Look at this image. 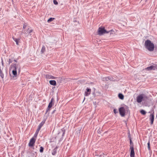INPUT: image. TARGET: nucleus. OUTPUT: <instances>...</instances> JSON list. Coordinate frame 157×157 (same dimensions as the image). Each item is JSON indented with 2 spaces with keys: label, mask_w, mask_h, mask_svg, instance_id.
Returning a JSON list of instances; mask_svg holds the SVG:
<instances>
[{
  "label": "nucleus",
  "mask_w": 157,
  "mask_h": 157,
  "mask_svg": "<svg viewBox=\"0 0 157 157\" xmlns=\"http://www.w3.org/2000/svg\"><path fill=\"white\" fill-rule=\"evenodd\" d=\"M10 71H12L15 77L17 76V72L20 73L21 71V66L19 63H12L10 66Z\"/></svg>",
  "instance_id": "1"
},
{
  "label": "nucleus",
  "mask_w": 157,
  "mask_h": 157,
  "mask_svg": "<svg viewBox=\"0 0 157 157\" xmlns=\"http://www.w3.org/2000/svg\"><path fill=\"white\" fill-rule=\"evenodd\" d=\"M144 46L149 51H153L154 49V45L150 40H147L145 41Z\"/></svg>",
  "instance_id": "2"
},
{
  "label": "nucleus",
  "mask_w": 157,
  "mask_h": 157,
  "mask_svg": "<svg viewBox=\"0 0 157 157\" xmlns=\"http://www.w3.org/2000/svg\"><path fill=\"white\" fill-rule=\"evenodd\" d=\"M110 31H107L105 29L104 27H100L99 28L98 30V34L100 35H102L104 33H108Z\"/></svg>",
  "instance_id": "3"
},
{
  "label": "nucleus",
  "mask_w": 157,
  "mask_h": 157,
  "mask_svg": "<svg viewBox=\"0 0 157 157\" xmlns=\"http://www.w3.org/2000/svg\"><path fill=\"white\" fill-rule=\"evenodd\" d=\"M128 109L127 106L125 107H121L119 109V112L120 114L122 117H124L125 116V113L126 111H128Z\"/></svg>",
  "instance_id": "4"
},
{
  "label": "nucleus",
  "mask_w": 157,
  "mask_h": 157,
  "mask_svg": "<svg viewBox=\"0 0 157 157\" xmlns=\"http://www.w3.org/2000/svg\"><path fill=\"white\" fill-rule=\"evenodd\" d=\"M33 30L31 28H28L23 31V33L25 35V36H27L29 35H31V33L33 32Z\"/></svg>",
  "instance_id": "5"
},
{
  "label": "nucleus",
  "mask_w": 157,
  "mask_h": 157,
  "mask_svg": "<svg viewBox=\"0 0 157 157\" xmlns=\"http://www.w3.org/2000/svg\"><path fill=\"white\" fill-rule=\"evenodd\" d=\"M36 141V139L34 137H32L30 140L29 142V147L33 146L35 143Z\"/></svg>",
  "instance_id": "6"
},
{
  "label": "nucleus",
  "mask_w": 157,
  "mask_h": 157,
  "mask_svg": "<svg viewBox=\"0 0 157 157\" xmlns=\"http://www.w3.org/2000/svg\"><path fill=\"white\" fill-rule=\"evenodd\" d=\"M54 101V99L53 98H52L49 104L48 107L47 108V109L46 113L47 112H48V111L50 110V109L52 107V106L53 105L52 102Z\"/></svg>",
  "instance_id": "7"
},
{
  "label": "nucleus",
  "mask_w": 157,
  "mask_h": 157,
  "mask_svg": "<svg viewBox=\"0 0 157 157\" xmlns=\"http://www.w3.org/2000/svg\"><path fill=\"white\" fill-rule=\"evenodd\" d=\"M6 71L5 69H3V68L1 69L0 67V76L2 79L4 78V74L6 73Z\"/></svg>",
  "instance_id": "8"
},
{
  "label": "nucleus",
  "mask_w": 157,
  "mask_h": 157,
  "mask_svg": "<svg viewBox=\"0 0 157 157\" xmlns=\"http://www.w3.org/2000/svg\"><path fill=\"white\" fill-rule=\"evenodd\" d=\"M91 92V89L88 88H87L86 89V91L85 93V96H88L90 94Z\"/></svg>",
  "instance_id": "9"
},
{
  "label": "nucleus",
  "mask_w": 157,
  "mask_h": 157,
  "mask_svg": "<svg viewBox=\"0 0 157 157\" xmlns=\"http://www.w3.org/2000/svg\"><path fill=\"white\" fill-rule=\"evenodd\" d=\"M142 96V94H141L137 97L136 101L138 103L141 102L143 100Z\"/></svg>",
  "instance_id": "10"
},
{
  "label": "nucleus",
  "mask_w": 157,
  "mask_h": 157,
  "mask_svg": "<svg viewBox=\"0 0 157 157\" xmlns=\"http://www.w3.org/2000/svg\"><path fill=\"white\" fill-rule=\"evenodd\" d=\"M150 119L151 121V124H153V122L154 121V112L152 114H151L150 116Z\"/></svg>",
  "instance_id": "11"
},
{
  "label": "nucleus",
  "mask_w": 157,
  "mask_h": 157,
  "mask_svg": "<svg viewBox=\"0 0 157 157\" xmlns=\"http://www.w3.org/2000/svg\"><path fill=\"white\" fill-rule=\"evenodd\" d=\"M130 149H131L130 156H135L134 149L132 146L130 147Z\"/></svg>",
  "instance_id": "12"
},
{
  "label": "nucleus",
  "mask_w": 157,
  "mask_h": 157,
  "mask_svg": "<svg viewBox=\"0 0 157 157\" xmlns=\"http://www.w3.org/2000/svg\"><path fill=\"white\" fill-rule=\"evenodd\" d=\"M156 68L154 66H151L150 67H148L145 68L146 70H155Z\"/></svg>",
  "instance_id": "13"
},
{
  "label": "nucleus",
  "mask_w": 157,
  "mask_h": 157,
  "mask_svg": "<svg viewBox=\"0 0 157 157\" xmlns=\"http://www.w3.org/2000/svg\"><path fill=\"white\" fill-rule=\"evenodd\" d=\"M50 84L52 85L56 86V82L55 80H52L49 81Z\"/></svg>",
  "instance_id": "14"
},
{
  "label": "nucleus",
  "mask_w": 157,
  "mask_h": 157,
  "mask_svg": "<svg viewBox=\"0 0 157 157\" xmlns=\"http://www.w3.org/2000/svg\"><path fill=\"white\" fill-rule=\"evenodd\" d=\"M13 40L16 42V44L17 45H19V43L20 41V39H17L16 38H15L13 37Z\"/></svg>",
  "instance_id": "15"
},
{
  "label": "nucleus",
  "mask_w": 157,
  "mask_h": 157,
  "mask_svg": "<svg viewBox=\"0 0 157 157\" xmlns=\"http://www.w3.org/2000/svg\"><path fill=\"white\" fill-rule=\"evenodd\" d=\"M45 123L44 121H42L39 125L38 129H39L40 130L41 128V127L43 126V125H44V124Z\"/></svg>",
  "instance_id": "16"
},
{
  "label": "nucleus",
  "mask_w": 157,
  "mask_h": 157,
  "mask_svg": "<svg viewBox=\"0 0 157 157\" xmlns=\"http://www.w3.org/2000/svg\"><path fill=\"white\" fill-rule=\"evenodd\" d=\"M57 147H55L52 151V154L53 155H55L56 153V151H57Z\"/></svg>",
  "instance_id": "17"
},
{
  "label": "nucleus",
  "mask_w": 157,
  "mask_h": 157,
  "mask_svg": "<svg viewBox=\"0 0 157 157\" xmlns=\"http://www.w3.org/2000/svg\"><path fill=\"white\" fill-rule=\"evenodd\" d=\"M142 95H143V101H146L148 99L147 97L144 94H142Z\"/></svg>",
  "instance_id": "18"
},
{
  "label": "nucleus",
  "mask_w": 157,
  "mask_h": 157,
  "mask_svg": "<svg viewBox=\"0 0 157 157\" xmlns=\"http://www.w3.org/2000/svg\"><path fill=\"white\" fill-rule=\"evenodd\" d=\"M118 96L119 98L121 100H123L124 98V96L122 94L119 93Z\"/></svg>",
  "instance_id": "19"
},
{
  "label": "nucleus",
  "mask_w": 157,
  "mask_h": 157,
  "mask_svg": "<svg viewBox=\"0 0 157 157\" xmlns=\"http://www.w3.org/2000/svg\"><path fill=\"white\" fill-rule=\"evenodd\" d=\"M45 51V46H43L41 48V53L43 54V53Z\"/></svg>",
  "instance_id": "20"
},
{
  "label": "nucleus",
  "mask_w": 157,
  "mask_h": 157,
  "mask_svg": "<svg viewBox=\"0 0 157 157\" xmlns=\"http://www.w3.org/2000/svg\"><path fill=\"white\" fill-rule=\"evenodd\" d=\"M40 130L39 129L37 128V129L36 130V133L35 134L33 137H34V138H36Z\"/></svg>",
  "instance_id": "21"
},
{
  "label": "nucleus",
  "mask_w": 157,
  "mask_h": 157,
  "mask_svg": "<svg viewBox=\"0 0 157 157\" xmlns=\"http://www.w3.org/2000/svg\"><path fill=\"white\" fill-rule=\"evenodd\" d=\"M32 154L33 155H32V157H36L37 155V153L36 152H32Z\"/></svg>",
  "instance_id": "22"
},
{
  "label": "nucleus",
  "mask_w": 157,
  "mask_h": 157,
  "mask_svg": "<svg viewBox=\"0 0 157 157\" xmlns=\"http://www.w3.org/2000/svg\"><path fill=\"white\" fill-rule=\"evenodd\" d=\"M140 113L143 115H145L146 113V112L144 110H141L140 111Z\"/></svg>",
  "instance_id": "23"
},
{
  "label": "nucleus",
  "mask_w": 157,
  "mask_h": 157,
  "mask_svg": "<svg viewBox=\"0 0 157 157\" xmlns=\"http://www.w3.org/2000/svg\"><path fill=\"white\" fill-rule=\"evenodd\" d=\"M103 80L104 81H108L109 79V77H108L103 78Z\"/></svg>",
  "instance_id": "24"
},
{
  "label": "nucleus",
  "mask_w": 157,
  "mask_h": 157,
  "mask_svg": "<svg viewBox=\"0 0 157 157\" xmlns=\"http://www.w3.org/2000/svg\"><path fill=\"white\" fill-rule=\"evenodd\" d=\"M55 19L54 18H50L48 19L47 21L48 22H49L53 21Z\"/></svg>",
  "instance_id": "25"
},
{
  "label": "nucleus",
  "mask_w": 157,
  "mask_h": 157,
  "mask_svg": "<svg viewBox=\"0 0 157 157\" xmlns=\"http://www.w3.org/2000/svg\"><path fill=\"white\" fill-rule=\"evenodd\" d=\"M51 75L48 74L46 75V78L47 79H51Z\"/></svg>",
  "instance_id": "26"
},
{
  "label": "nucleus",
  "mask_w": 157,
  "mask_h": 157,
  "mask_svg": "<svg viewBox=\"0 0 157 157\" xmlns=\"http://www.w3.org/2000/svg\"><path fill=\"white\" fill-rule=\"evenodd\" d=\"M128 137H129V139H130V145H132L133 144V143L132 142V140H131V137H130V134L129 133V134L128 135Z\"/></svg>",
  "instance_id": "27"
},
{
  "label": "nucleus",
  "mask_w": 157,
  "mask_h": 157,
  "mask_svg": "<svg viewBox=\"0 0 157 157\" xmlns=\"http://www.w3.org/2000/svg\"><path fill=\"white\" fill-rule=\"evenodd\" d=\"M44 151V148L42 147H40V151L41 153L43 152Z\"/></svg>",
  "instance_id": "28"
},
{
  "label": "nucleus",
  "mask_w": 157,
  "mask_h": 157,
  "mask_svg": "<svg viewBox=\"0 0 157 157\" xmlns=\"http://www.w3.org/2000/svg\"><path fill=\"white\" fill-rule=\"evenodd\" d=\"M147 146H148V148L149 150H150V141H149L147 143Z\"/></svg>",
  "instance_id": "29"
},
{
  "label": "nucleus",
  "mask_w": 157,
  "mask_h": 157,
  "mask_svg": "<svg viewBox=\"0 0 157 157\" xmlns=\"http://www.w3.org/2000/svg\"><path fill=\"white\" fill-rule=\"evenodd\" d=\"M53 3L55 5H57L58 4V2L56 0H53Z\"/></svg>",
  "instance_id": "30"
},
{
  "label": "nucleus",
  "mask_w": 157,
  "mask_h": 157,
  "mask_svg": "<svg viewBox=\"0 0 157 157\" xmlns=\"http://www.w3.org/2000/svg\"><path fill=\"white\" fill-rule=\"evenodd\" d=\"M113 112L115 114H116L117 113V109H114L113 110Z\"/></svg>",
  "instance_id": "31"
},
{
  "label": "nucleus",
  "mask_w": 157,
  "mask_h": 157,
  "mask_svg": "<svg viewBox=\"0 0 157 157\" xmlns=\"http://www.w3.org/2000/svg\"><path fill=\"white\" fill-rule=\"evenodd\" d=\"M8 62H9V64H10V63H11L12 62V61L11 59H9Z\"/></svg>",
  "instance_id": "32"
},
{
  "label": "nucleus",
  "mask_w": 157,
  "mask_h": 157,
  "mask_svg": "<svg viewBox=\"0 0 157 157\" xmlns=\"http://www.w3.org/2000/svg\"><path fill=\"white\" fill-rule=\"evenodd\" d=\"M110 31L109 33H110V34L111 35V34H113V33H112V32H114V31L113 30H111Z\"/></svg>",
  "instance_id": "33"
},
{
  "label": "nucleus",
  "mask_w": 157,
  "mask_h": 157,
  "mask_svg": "<svg viewBox=\"0 0 157 157\" xmlns=\"http://www.w3.org/2000/svg\"><path fill=\"white\" fill-rule=\"evenodd\" d=\"M27 25L25 24H24L23 25V29H25V28L26 27Z\"/></svg>",
  "instance_id": "34"
},
{
  "label": "nucleus",
  "mask_w": 157,
  "mask_h": 157,
  "mask_svg": "<svg viewBox=\"0 0 157 157\" xmlns=\"http://www.w3.org/2000/svg\"><path fill=\"white\" fill-rule=\"evenodd\" d=\"M56 78V77L53 76H52L51 75V79H55Z\"/></svg>",
  "instance_id": "35"
},
{
  "label": "nucleus",
  "mask_w": 157,
  "mask_h": 157,
  "mask_svg": "<svg viewBox=\"0 0 157 157\" xmlns=\"http://www.w3.org/2000/svg\"><path fill=\"white\" fill-rule=\"evenodd\" d=\"M113 78H112L109 77V80H113Z\"/></svg>",
  "instance_id": "36"
},
{
  "label": "nucleus",
  "mask_w": 157,
  "mask_h": 157,
  "mask_svg": "<svg viewBox=\"0 0 157 157\" xmlns=\"http://www.w3.org/2000/svg\"><path fill=\"white\" fill-rule=\"evenodd\" d=\"M2 65L3 66V65H4V63H3V61L2 60Z\"/></svg>",
  "instance_id": "37"
},
{
  "label": "nucleus",
  "mask_w": 157,
  "mask_h": 157,
  "mask_svg": "<svg viewBox=\"0 0 157 157\" xmlns=\"http://www.w3.org/2000/svg\"><path fill=\"white\" fill-rule=\"evenodd\" d=\"M97 93H98L99 94H101V93L100 92L98 91L97 92Z\"/></svg>",
  "instance_id": "38"
},
{
  "label": "nucleus",
  "mask_w": 157,
  "mask_h": 157,
  "mask_svg": "<svg viewBox=\"0 0 157 157\" xmlns=\"http://www.w3.org/2000/svg\"><path fill=\"white\" fill-rule=\"evenodd\" d=\"M56 111V110H54V111H53L52 112V113H54Z\"/></svg>",
  "instance_id": "39"
},
{
  "label": "nucleus",
  "mask_w": 157,
  "mask_h": 157,
  "mask_svg": "<svg viewBox=\"0 0 157 157\" xmlns=\"http://www.w3.org/2000/svg\"><path fill=\"white\" fill-rule=\"evenodd\" d=\"M105 155V156H104V157H109L108 156H107L106 155H105Z\"/></svg>",
  "instance_id": "40"
},
{
  "label": "nucleus",
  "mask_w": 157,
  "mask_h": 157,
  "mask_svg": "<svg viewBox=\"0 0 157 157\" xmlns=\"http://www.w3.org/2000/svg\"><path fill=\"white\" fill-rule=\"evenodd\" d=\"M14 61L15 62H17V60H14Z\"/></svg>",
  "instance_id": "41"
},
{
  "label": "nucleus",
  "mask_w": 157,
  "mask_h": 157,
  "mask_svg": "<svg viewBox=\"0 0 157 157\" xmlns=\"http://www.w3.org/2000/svg\"><path fill=\"white\" fill-rule=\"evenodd\" d=\"M131 157H134V156H130Z\"/></svg>",
  "instance_id": "42"
}]
</instances>
